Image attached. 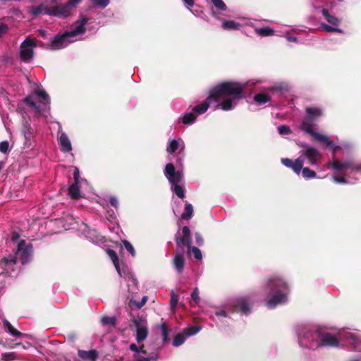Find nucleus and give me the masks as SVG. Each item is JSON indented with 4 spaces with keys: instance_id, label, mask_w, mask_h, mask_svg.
<instances>
[{
    "instance_id": "obj_1",
    "label": "nucleus",
    "mask_w": 361,
    "mask_h": 361,
    "mask_svg": "<svg viewBox=\"0 0 361 361\" xmlns=\"http://www.w3.org/2000/svg\"><path fill=\"white\" fill-rule=\"evenodd\" d=\"M296 334L299 345L310 350L320 347H338L340 343L355 349L359 343V338L355 334L344 329L334 334L319 326L301 325L297 328Z\"/></svg>"
},
{
    "instance_id": "obj_2",
    "label": "nucleus",
    "mask_w": 361,
    "mask_h": 361,
    "mask_svg": "<svg viewBox=\"0 0 361 361\" xmlns=\"http://www.w3.org/2000/svg\"><path fill=\"white\" fill-rule=\"evenodd\" d=\"M260 81L257 80H250L244 83L237 82H225L221 83L210 90L207 99L202 103L193 107L192 111L202 114L205 113L209 107L212 102H217L216 109H221L224 111H230L233 109L240 99L244 97L243 92L249 87H253Z\"/></svg>"
},
{
    "instance_id": "obj_3",
    "label": "nucleus",
    "mask_w": 361,
    "mask_h": 361,
    "mask_svg": "<svg viewBox=\"0 0 361 361\" xmlns=\"http://www.w3.org/2000/svg\"><path fill=\"white\" fill-rule=\"evenodd\" d=\"M20 236L16 233H13L11 236L12 241L16 244V251L14 256L3 258L0 262V265L5 273L11 275L15 270V266L17 259H19L22 264L29 262L32 257V245L30 243H26L24 240H20Z\"/></svg>"
},
{
    "instance_id": "obj_4",
    "label": "nucleus",
    "mask_w": 361,
    "mask_h": 361,
    "mask_svg": "<svg viewBox=\"0 0 361 361\" xmlns=\"http://www.w3.org/2000/svg\"><path fill=\"white\" fill-rule=\"evenodd\" d=\"M288 291V286L283 279L276 276L270 277L264 287V292L268 297L267 307L273 309L277 305L286 303Z\"/></svg>"
},
{
    "instance_id": "obj_5",
    "label": "nucleus",
    "mask_w": 361,
    "mask_h": 361,
    "mask_svg": "<svg viewBox=\"0 0 361 361\" xmlns=\"http://www.w3.org/2000/svg\"><path fill=\"white\" fill-rule=\"evenodd\" d=\"M305 111L306 117L301 124L302 130L320 143L326 144V147L335 153L339 147L327 136L316 133L312 129L314 122L322 116L323 110L320 107L312 106L307 107Z\"/></svg>"
},
{
    "instance_id": "obj_6",
    "label": "nucleus",
    "mask_w": 361,
    "mask_h": 361,
    "mask_svg": "<svg viewBox=\"0 0 361 361\" xmlns=\"http://www.w3.org/2000/svg\"><path fill=\"white\" fill-rule=\"evenodd\" d=\"M88 22V18L81 16L72 26L69 31H66L62 35H56L50 40V49L51 50H59L67 47L69 44L74 42L71 38L85 32V25Z\"/></svg>"
},
{
    "instance_id": "obj_7",
    "label": "nucleus",
    "mask_w": 361,
    "mask_h": 361,
    "mask_svg": "<svg viewBox=\"0 0 361 361\" xmlns=\"http://www.w3.org/2000/svg\"><path fill=\"white\" fill-rule=\"evenodd\" d=\"M240 311L247 314L250 312V306L245 298H237L233 301V306L225 305L221 308H216L215 312L209 313V317L212 319L217 326H220L222 319L227 318L231 312Z\"/></svg>"
},
{
    "instance_id": "obj_8",
    "label": "nucleus",
    "mask_w": 361,
    "mask_h": 361,
    "mask_svg": "<svg viewBox=\"0 0 361 361\" xmlns=\"http://www.w3.org/2000/svg\"><path fill=\"white\" fill-rule=\"evenodd\" d=\"M329 166L331 167L337 171H341L342 176L334 175L333 180L336 183L347 184L349 181L346 179L345 176L349 173H361V162H356L353 160L348 159L344 161H339L338 160H334Z\"/></svg>"
},
{
    "instance_id": "obj_9",
    "label": "nucleus",
    "mask_w": 361,
    "mask_h": 361,
    "mask_svg": "<svg viewBox=\"0 0 361 361\" xmlns=\"http://www.w3.org/2000/svg\"><path fill=\"white\" fill-rule=\"evenodd\" d=\"M164 174L171 185V191L179 198L183 199L185 190L183 185V173L176 171L173 164L169 163L165 166Z\"/></svg>"
},
{
    "instance_id": "obj_10",
    "label": "nucleus",
    "mask_w": 361,
    "mask_h": 361,
    "mask_svg": "<svg viewBox=\"0 0 361 361\" xmlns=\"http://www.w3.org/2000/svg\"><path fill=\"white\" fill-rule=\"evenodd\" d=\"M183 236H180L179 232H178L176 235V243L177 245V248L183 249L185 247H188V253L192 254L194 257L197 260H201L202 259V255L200 250L196 247H192V239H191V233L189 227L183 226L182 228Z\"/></svg>"
},
{
    "instance_id": "obj_11",
    "label": "nucleus",
    "mask_w": 361,
    "mask_h": 361,
    "mask_svg": "<svg viewBox=\"0 0 361 361\" xmlns=\"http://www.w3.org/2000/svg\"><path fill=\"white\" fill-rule=\"evenodd\" d=\"M35 99H37L45 107L49 103V97L44 89L39 87L32 94L27 96L23 99L24 103L33 108L37 113L41 114L44 108L41 105L37 104Z\"/></svg>"
},
{
    "instance_id": "obj_12",
    "label": "nucleus",
    "mask_w": 361,
    "mask_h": 361,
    "mask_svg": "<svg viewBox=\"0 0 361 361\" xmlns=\"http://www.w3.org/2000/svg\"><path fill=\"white\" fill-rule=\"evenodd\" d=\"M314 8L318 12H320L324 19L331 25H326L325 23L321 24V27L327 32H336L339 33H342L343 30L341 29L337 28L336 26L339 24V20L330 14L329 9L327 8L324 7L322 5L317 4V2L314 3Z\"/></svg>"
},
{
    "instance_id": "obj_13",
    "label": "nucleus",
    "mask_w": 361,
    "mask_h": 361,
    "mask_svg": "<svg viewBox=\"0 0 361 361\" xmlns=\"http://www.w3.org/2000/svg\"><path fill=\"white\" fill-rule=\"evenodd\" d=\"M82 0H68L65 4L54 6L50 14L59 18H66L71 15V11L81 3Z\"/></svg>"
},
{
    "instance_id": "obj_14",
    "label": "nucleus",
    "mask_w": 361,
    "mask_h": 361,
    "mask_svg": "<svg viewBox=\"0 0 361 361\" xmlns=\"http://www.w3.org/2000/svg\"><path fill=\"white\" fill-rule=\"evenodd\" d=\"M185 142L179 137L178 139H172L169 141L166 152L170 154H173L177 150H178L177 163L182 165L185 157Z\"/></svg>"
},
{
    "instance_id": "obj_15",
    "label": "nucleus",
    "mask_w": 361,
    "mask_h": 361,
    "mask_svg": "<svg viewBox=\"0 0 361 361\" xmlns=\"http://www.w3.org/2000/svg\"><path fill=\"white\" fill-rule=\"evenodd\" d=\"M37 44L34 39L26 38L20 46V58L24 62H28L33 59L34 49Z\"/></svg>"
},
{
    "instance_id": "obj_16",
    "label": "nucleus",
    "mask_w": 361,
    "mask_h": 361,
    "mask_svg": "<svg viewBox=\"0 0 361 361\" xmlns=\"http://www.w3.org/2000/svg\"><path fill=\"white\" fill-rule=\"evenodd\" d=\"M302 146L303 147L302 153L298 157H302V166L306 159H307V164L317 165V159L319 156L318 150L307 144H304Z\"/></svg>"
},
{
    "instance_id": "obj_17",
    "label": "nucleus",
    "mask_w": 361,
    "mask_h": 361,
    "mask_svg": "<svg viewBox=\"0 0 361 361\" xmlns=\"http://www.w3.org/2000/svg\"><path fill=\"white\" fill-rule=\"evenodd\" d=\"M200 330V326H190L185 328L182 332L178 334L174 337L172 345L174 347H178L183 345L188 337L197 334Z\"/></svg>"
},
{
    "instance_id": "obj_18",
    "label": "nucleus",
    "mask_w": 361,
    "mask_h": 361,
    "mask_svg": "<svg viewBox=\"0 0 361 361\" xmlns=\"http://www.w3.org/2000/svg\"><path fill=\"white\" fill-rule=\"evenodd\" d=\"M21 133L24 137V145L30 147L35 138V130L27 121H25L21 127Z\"/></svg>"
},
{
    "instance_id": "obj_19",
    "label": "nucleus",
    "mask_w": 361,
    "mask_h": 361,
    "mask_svg": "<svg viewBox=\"0 0 361 361\" xmlns=\"http://www.w3.org/2000/svg\"><path fill=\"white\" fill-rule=\"evenodd\" d=\"M134 324L136 328L135 339L138 343H140L148 336L147 326L145 322L141 320H134Z\"/></svg>"
},
{
    "instance_id": "obj_20",
    "label": "nucleus",
    "mask_w": 361,
    "mask_h": 361,
    "mask_svg": "<svg viewBox=\"0 0 361 361\" xmlns=\"http://www.w3.org/2000/svg\"><path fill=\"white\" fill-rule=\"evenodd\" d=\"M54 6H46L43 4L39 5H32L27 7V13L32 16L36 17L41 14H46L49 16H54V15L50 14Z\"/></svg>"
},
{
    "instance_id": "obj_21",
    "label": "nucleus",
    "mask_w": 361,
    "mask_h": 361,
    "mask_svg": "<svg viewBox=\"0 0 361 361\" xmlns=\"http://www.w3.org/2000/svg\"><path fill=\"white\" fill-rule=\"evenodd\" d=\"M219 14V12L215 11L213 8L211 10V15L215 18L221 20V27L223 29L228 30H236L240 28V25L238 23H236L234 20H225L221 19Z\"/></svg>"
},
{
    "instance_id": "obj_22",
    "label": "nucleus",
    "mask_w": 361,
    "mask_h": 361,
    "mask_svg": "<svg viewBox=\"0 0 361 361\" xmlns=\"http://www.w3.org/2000/svg\"><path fill=\"white\" fill-rule=\"evenodd\" d=\"M281 163L288 168H291L296 174H300L302 168V157L297 158L293 161L288 158H282Z\"/></svg>"
},
{
    "instance_id": "obj_23",
    "label": "nucleus",
    "mask_w": 361,
    "mask_h": 361,
    "mask_svg": "<svg viewBox=\"0 0 361 361\" xmlns=\"http://www.w3.org/2000/svg\"><path fill=\"white\" fill-rule=\"evenodd\" d=\"M78 357L84 361H96L99 357V353L94 349L90 350H78Z\"/></svg>"
},
{
    "instance_id": "obj_24",
    "label": "nucleus",
    "mask_w": 361,
    "mask_h": 361,
    "mask_svg": "<svg viewBox=\"0 0 361 361\" xmlns=\"http://www.w3.org/2000/svg\"><path fill=\"white\" fill-rule=\"evenodd\" d=\"M180 250L176 253L173 258V265L179 274L183 272L185 266L184 250Z\"/></svg>"
},
{
    "instance_id": "obj_25",
    "label": "nucleus",
    "mask_w": 361,
    "mask_h": 361,
    "mask_svg": "<svg viewBox=\"0 0 361 361\" xmlns=\"http://www.w3.org/2000/svg\"><path fill=\"white\" fill-rule=\"evenodd\" d=\"M59 144L60 149L63 152H70L72 151V145L66 133L62 132L59 137Z\"/></svg>"
},
{
    "instance_id": "obj_26",
    "label": "nucleus",
    "mask_w": 361,
    "mask_h": 361,
    "mask_svg": "<svg viewBox=\"0 0 361 361\" xmlns=\"http://www.w3.org/2000/svg\"><path fill=\"white\" fill-rule=\"evenodd\" d=\"M83 183L81 182H74L68 188V194L72 198H78L80 197V185H82Z\"/></svg>"
},
{
    "instance_id": "obj_27",
    "label": "nucleus",
    "mask_w": 361,
    "mask_h": 361,
    "mask_svg": "<svg viewBox=\"0 0 361 361\" xmlns=\"http://www.w3.org/2000/svg\"><path fill=\"white\" fill-rule=\"evenodd\" d=\"M254 102L259 106L264 105L271 100V96L267 93L262 92L255 95Z\"/></svg>"
},
{
    "instance_id": "obj_28",
    "label": "nucleus",
    "mask_w": 361,
    "mask_h": 361,
    "mask_svg": "<svg viewBox=\"0 0 361 361\" xmlns=\"http://www.w3.org/2000/svg\"><path fill=\"white\" fill-rule=\"evenodd\" d=\"M107 254H108L109 257L111 258V259L112 260L113 264H114L118 274L121 277L122 274H121V270L120 265H119V259L117 256V254L116 253L115 251H114L112 250H108Z\"/></svg>"
},
{
    "instance_id": "obj_29",
    "label": "nucleus",
    "mask_w": 361,
    "mask_h": 361,
    "mask_svg": "<svg viewBox=\"0 0 361 361\" xmlns=\"http://www.w3.org/2000/svg\"><path fill=\"white\" fill-rule=\"evenodd\" d=\"M180 119L184 124L191 125L195 122L197 117L192 112H189L183 115Z\"/></svg>"
},
{
    "instance_id": "obj_30",
    "label": "nucleus",
    "mask_w": 361,
    "mask_h": 361,
    "mask_svg": "<svg viewBox=\"0 0 361 361\" xmlns=\"http://www.w3.org/2000/svg\"><path fill=\"white\" fill-rule=\"evenodd\" d=\"M193 214V207L190 203H186L184 212L181 214V218L184 220H189L192 218Z\"/></svg>"
},
{
    "instance_id": "obj_31",
    "label": "nucleus",
    "mask_w": 361,
    "mask_h": 361,
    "mask_svg": "<svg viewBox=\"0 0 361 361\" xmlns=\"http://www.w3.org/2000/svg\"><path fill=\"white\" fill-rule=\"evenodd\" d=\"M255 32L258 35L262 37L271 36L274 32V30H272L268 26L256 28Z\"/></svg>"
},
{
    "instance_id": "obj_32",
    "label": "nucleus",
    "mask_w": 361,
    "mask_h": 361,
    "mask_svg": "<svg viewBox=\"0 0 361 361\" xmlns=\"http://www.w3.org/2000/svg\"><path fill=\"white\" fill-rule=\"evenodd\" d=\"M101 322L104 326H115L116 319L115 317L104 316L101 319Z\"/></svg>"
},
{
    "instance_id": "obj_33",
    "label": "nucleus",
    "mask_w": 361,
    "mask_h": 361,
    "mask_svg": "<svg viewBox=\"0 0 361 361\" xmlns=\"http://www.w3.org/2000/svg\"><path fill=\"white\" fill-rule=\"evenodd\" d=\"M300 172L302 173V176L306 179L314 178L317 176V174L314 171L307 167H302Z\"/></svg>"
},
{
    "instance_id": "obj_34",
    "label": "nucleus",
    "mask_w": 361,
    "mask_h": 361,
    "mask_svg": "<svg viewBox=\"0 0 361 361\" xmlns=\"http://www.w3.org/2000/svg\"><path fill=\"white\" fill-rule=\"evenodd\" d=\"M160 329L163 338V342L164 343H166L169 341V331L167 324L166 323L161 324Z\"/></svg>"
},
{
    "instance_id": "obj_35",
    "label": "nucleus",
    "mask_w": 361,
    "mask_h": 361,
    "mask_svg": "<svg viewBox=\"0 0 361 361\" xmlns=\"http://www.w3.org/2000/svg\"><path fill=\"white\" fill-rule=\"evenodd\" d=\"M178 302V295L173 291H171V300H170V305L171 308L174 310L177 306Z\"/></svg>"
},
{
    "instance_id": "obj_36",
    "label": "nucleus",
    "mask_w": 361,
    "mask_h": 361,
    "mask_svg": "<svg viewBox=\"0 0 361 361\" xmlns=\"http://www.w3.org/2000/svg\"><path fill=\"white\" fill-rule=\"evenodd\" d=\"M216 8L220 11H226L227 6L223 0H210Z\"/></svg>"
},
{
    "instance_id": "obj_37",
    "label": "nucleus",
    "mask_w": 361,
    "mask_h": 361,
    "mask_svg": "<svg viewBox=\"0 0 361 361\" xmlns=\"http://www.w3.org/2000/svg\"><path fill=\"white\" fill-rule=\"evenodd\" d=\"M278 132L281 135H289L292 133L290 128L286 125L279 126Z\"/></svg>"
},
{
    "instance_id": "obj_38",
    "label": "nucleus",
    "mask_w": 361,
    "mask_h": 361,
    "mask_svg": "<svg viewBox=\"0 0 361 361\" xmlns=\"http://www.w3.org/2000/svg\"><path fill=\"white\" fill-rule=\"evenodd\" d=\"M92 2L94 3L95 5L100 8H106L110 2V0H90Z\"/></svg>"
},
{
    "instance_id": "obj_39",
    "label": "nucleus",
    "mask_w": 361,
    "mask_h": 361,
    "mask_svg": "<svg viewBox=\"0 0 361 361\" xmlns=\"http://www.w3.org/2000/svg\"><path fill=\"white\" fill-rule=\"evenodd\" d=\"M73 168H74V170H73L74 182H81V183H87V181L85 180L80 179V171H79L78 168L76 166H74Z\"/></svg>"
},
{
    "instance_id": "obj_40",
    "label": "nucleus",
    "mask_w": 361,
    "mask_h": 361,
    "mask_svg": "<svg viewBox=\"0 0 361 361\" xmlns=\"http://www.w3.org/2000/svg\"><path fill=\"white\" fill-rule=\"evenodd\" d=\"M123 245H124L125 248L130 253V255L133 257H135V250L133 246L131 245V243L130 242H128V240H123Z\"/></svg>"
},
{
    "instance_id": "obj_41",
    "label": "nucleus",
    "mask_w": 361,
    "mask_h": 361,
    "mask_svg": "<svg viewBox=\"0 0 361 361\" xmlns=\"http://www.w3.org/2000/svg\"><path fill=\"white\" fill-rule=\"evenodd\" d=\"M143 345H141L140 347H138L136 344L135 343H131L130 345V350L133 352H135V353H142L144 355H146L147 353L146 351L143 350Z\"/></svg>"
},
{
    "instance_id": "obj_42",
    "label": "nucleus",
    "mask_w": 361,
    "mask_h": 361,
    "mask_svg": "<svg viewBox=\"0 0 361 361\" xmlns=\"http://www.w3.org/2000/svg\"><path fill=\"white\" fill-rule=\"evenodd\" d=\"M157 358H158V355L154 354V355L150 356V357L140 356L136 359L135 361H157Z\"/></svg>"
},
{
    "instance_id": "obj_43",
    "label": "nucleus",
    "mask_w": 361,
    "mask_h": 361,
    "mask_svg": "<svg viewBox=\"0 0 361 361\" xmlns=\"http://www.w3.org/2000/svg\"><path fill=\"white\" fill-rule=\"evenodd\" d=\"M191 298L196 304H198L200 302V298L199 297V290L197 287L193 289L191 293Z\"/></svg>"
},
{
    "instance_id": "obj_44",
    "label": "nucleus",
    "mask_w": 361,
    "mask_h": 361,
    "mask_svg": "<svg viewBox=\"0 0 361 361\" xmlns=\"http://www.w3.org/2000/svg\"><path fill=\"white\" fill-rule=\"evenodd\" d=\"M270 90L282 92L288 90V85L286 84H279L270 87Z\"/></svg>"
},
{
    "instance_id": "obj_45",
    "label": "nucleus",
    "mask_w": 361,
    "mask_h": 361,
    "mask_svg": "<svg viewBox=\"0 0 361 361\" xmlns=\"http://www.w3.org/2000/svg\"><path fill=\"white\" fill-rule=\"evenodd\" d=\"M2 359L5 361L13 360L16 357L14 353H4L1 355Z\"/></svg>"
},
{
    "instance_id": "obj_46",
    "label": "nucleus",
    "mask_w": 361,
    "mask_h": 361,
    "mask_svg": "<svg viewBox=\"0 0 361 361\" xmlns=\"http://www.w3.org/2000/svg\"><path fill=\"white\" fill-rule=\"evenodd\" d=\"M8 30V27L6 23H0V38L3 37Z\"/></svg>"
},
{
    "instance_id": "obj_47",
    "label": "nucleus",
    "mask_w": 361,
    "mask_h": 361,
    "mask_svg": "<svg viewBox=\"0 0 361 361\" xmlns=\"http://www.w3.org/2000/svg\"><path fill=\"white\" fill-rule=\"evenodd\" d=\"M8 141H2L0 142V152L3 153H6L8 149Z\"/></svg>"
},
{
    "instance_id": "obj_48",
    "label": "nucleus",
    "mask_w": 361,
    "mask_h": 361,
    "mask_svg": "<svg viewBox=\"0 0 361 361\" xmlns=\"http://www.w3.org/2000/svg\"><path fill=\"white\" fill-rule=\"evenodd\" d=\"M286 39L288 42H295V43H297V44H302L303 43L302 39H300L298 37H295L294 36L288 35L286 37Z\"/></svg>"
},
{
    "instance_id": "obj_49",
    "label": "nucleus",
    "mask_w": 361,
    "mask_h": 361,
    "mask_svg": "<svg viewBox=\"0 0 361 361\" xmlns=\"http://www.w3.org/2000/svg\"><path fill=\"white\" fill-rule=\"evenodd\" d=\"M109 202L114 207H115L116 209L118 208V201L116 197H114V196L109 197Z\"/></svg>"
},
{
    "instance_id": "obj_50",
    "label": "nucleus",
    "mask_w": 361,
    "mask_h": 361,
    "mask_svg": "<svg viewBox=\"0 0 361 361\" xmlns=\"http://www.w3.org/2000/svg\"><path fill=\"white\" fill-rule=\"evenodd\" d=\"M327 1L328 0H312V6L314 7V2H317V4H320V5H322L325 8H329V6H328V3H327Z\"/></svg>"
},
{
    "instance_id": "obj_51",
    "label": "nucleus",
    "mask_w": 361,
    "mask_h": 361,
    "mask_svg": "<svg viewBox=\"0 0 361 361\" xmlns=\"http://www.w3.org/2000/svg\"><path fill=\"white\" fill-rule=\"evenodd\" d=\"M195 240H196V243L199 245V246H202L203 245V238H202L201 235L198 233H196L195 234Z\"/></svg>"
},
{
    "instance_id": "obj_52",
    "label": "nucleus",
    "mask_w": 361,
    "mask_h": 361,
    "mask_svg": "<svg viewBox=\"0 0 361 361\" xmlns=\"http://www.w3.org/2000/svg\"><path fill=\"white\" fill-rule=\"evenodd\" d=\"M4 326L7 332L10 333V331H11L13 329V326L11 325V324L8 320L4 321Z\"/></svg>"
},
{
    "instance_id": "obj_53",
    "label": "nucleus",
    "mask_w": 361,
    "mask_h": 361,
    "mask_svg": "<svg viewBox=\"0 0 361 361\" xmlns=\"http://www.w3.org/2000/svg\"><path fill=\"white\" fill-rule=\"evenodd\" d=\"M9 334L15 337H19L21 335V333L14 328L11 331H10Z\"/></svg>"
},
{
    "instance_id": "obj_54",
    "label": "nucleus",
    "mask_w": 361,
    "mask_h": 361,
    "mask_svg": "<svg viewBox=\"0 0 361 361\" xmlns=\"http://www.w3.org/2000/svg\"><path fill=\"white\" fill-rule=\"evenodd\" d=\"M9 334L15 337H19L21 335V333L14 328L11 331H10Z\"/></svg>"
},
{
    "instance_id": "obj_55",
    "label": "nucleus",
    "mask_w": 361,
    "mask_h": 361,
    "mask_svg": "<svg viewBox=\"0 0 361 361\" xmlns=\"http://www.w3.org/2000/svg\"><path fill=\"white\" fill-rule=\"evenodd\" d=\"M68 220H71V222L70 223V225H68L67 226L66 225L63 226V227L65 228L66 230H69V229L74 228V227L73 226V222L74 221L73 219H72V217H68L67 218V221H68Z\"/></svg>"
},
{
    "instance_id": "obj_56",
    "label": "nucleus",
    "mask_w": 361,
    "mask_h": 361,
    "mask_svg": "<svg viewBox=\"0 0 361 361\" xmlns=\"http://www.w3.org/2000/svg\"><path fill=\"white\" fill-rule=\"evenodd\" d=\"M183 1L188 7H192L194 5V1L193 0H183Z\"/></svg>"
},
{
    "instance_id": "obj_57",
    "label": "nucleus",
    "mask_w": 361,
    "mask_h": 361,
    "mask_svg": "<svg viewBox=\"0 0 361 361\" xmlns=\"http://www.w3.org/2000/svg\"><path fill=\"white\" fill-rule=\"evenodd\" d=\"M147 296H144L142 298V300L140 302V304L138 305L139 307H142L145 302H147Z\"/></svg>"
},
{
    "instance_id": "obj_58",
    "label": "nucleus",
    "mask_w": 361,
    "mask_h": 361,
    "mask_svg": "<svg viewBox=\"0 0 361 361\" xmlns=\"http://www.w3.org/2000/svg\"><path fill=\"white\" fill-rule=\"evenodd\" d=\"M110 217H111L110 221H111L116 220V215L114 213L110 215Z\"/></svg>"
},
{
    "instance_id": "obj_59",
    "label": "nucleus",
    "mask_w": 361,
    "mask_h": 361,
    "mask_svg": "<svg viewBox=\"0 0 361 361\" xmlns=\"http://www.w3.org/2000/svg\"><path fill=\"white\" fill-rule=\"evenodd\" d=\"M39 32H40V35L43 37L45 36V34H46V31L44 30H39Z\"/></svg>"
},
{
    "instance_id": "obj_60",
    "label": "nucleus",
    "mask_w": 361,
    "mask_h": 361,
    "mask_svg": "<svg viewBox=\"0 0 361 361\" xmlns=\"http://www.w3.org/2000/svg\"><path fill=\"white\" fill-rule=\"evenodd\" d=\"M353 361H360V360H353Z\"/></svg>"
}]
</instances>
